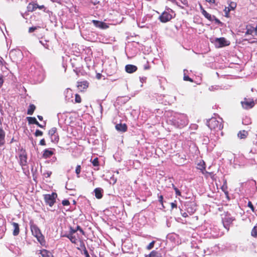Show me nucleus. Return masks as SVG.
<instances>
[{
  "instance_id": "1",
  "label": "nucleus",
  "mask_w": 257,
  "mask_h": 257,
  "mask_svg": "<svg viewBox=\"0 0 257 257\" xmlns=\"http://www.w3.org/2000/svg\"><path fill=\"white\" fill-rule=\"evenodd\" d=\"M223 120L222 118L211 117L207 121V125L211 130L218 132L221 130L223 127Z\"/></svg>"
},
{
  "instance_id": "2",
  "label": "nucleus",
  "mask_w": 257,
  "mask_h": 257,
  "mask_svg": "<svg viewBox=\"0 0 257 257\" xmlns=\"http://www.w3.org/2000/svg\"><path fill=\"white\" fill-rule=\"evenodd\" d=\"M30 228L32 234L37 239V240L41 245H44L45 243L44 236L42 234L38 226L34 223H32Z\"/></svg>"
},
{
  "instance_id": "3",
  "label": "nucleus",
  "mask_w": 257,
  "mask_h": 257,
  "mask_svg": "<svg viewBox=\"0 0 257 257\" xmlns=\"http://www.w3.org/2000/svg\"><path fill=\"white\" fill-rule=\"evenodd\" d=\"M57 197V194L55 192H53L51 194H47L44 195L45 203L50 207H52L55 203Z\"/></svg>"
},
{
  "instance_id": "4",
  "label": "nucleus",
  "mask_w": 257,
  "mask_h": 257,
  "mask_svg": "<svg viewBox=\"0 0 257 257\" xmlns=\"http://www.w3.org/2000/svg\"><path fill=\"white\" fill-rule=\"evenodd\" d=\"M175 121L178 126L180 127H183L188 123L187 117L184 114H179Z\"/></svg>"
},
{
  "instance_id": "5",
  "label": "nucleus",
  "mask_w": 257,
  "mask_h": 257,
  "mask_svg": "<svg viewBox=\"0 0 257 257\" xmlns=\"http://www.w3.org/2000/svg\"><path fill=\"white\" fill-rule=\"evenodd\" d=\"M242 107L245 109H248L252 108L254 105V102L252 99H248L244 98L243 100L241 102Z\"/></svg>"
},
{
  "instance_id": "6",
  "label": "nucleus",
  "mask_w": 257,
  "mask_h": 257,
  "mask_svg": "<svg viewBox=\"0 0 257 257\" xmlns=\"http://www.w3.org/2000/svg\"><path fill=\"white\" fill-rule=\"evenodd\" d=\"M215 45L218 48L223 47L229 45V43L224 37L216 38L215 40Z\"/></svg>"
},
{
  "instance_id": "7",
  "label": "nucleus",
  "mask_w": 257,
  "mask_h": 257,
  "mask_svg": "<svg viewBox=\"0 0 257 257\" xmlns=\"http://www.w3.org/2000/svg\"><path fill=\"white\" fill-rule=\"evenodd\" d=\"M57 128L55 127H52L49 131L48 134L49 136H50L52 142H58L59 139V137L57 134Z\"/></svg>"
},
{
  "instance_id": "8",
  "label": "nucleus",
  "mask_w": 257,
  "mask_h": 257,
  "mask_svg": "<svg viewBox=\"0 0 257 257\" xmlns=\"http://www.w3.org/2000/svg\"><path fill=\"white\" fill-rule=\"evenodd\" d=\"M235 220V218L232 217L226 216L222 219V222L224 227L228 230L229 229V226L232 224L233 221Z\"/></svg>"
},
{
  "instance_id": "9",
  "label": "nucleus",
  "mask_w": 257,
  "mask_h": 257,
  "mask_svg": "<svg viewBox=\"0 0 257 257\" xmlns=\"http://www.w3.org/2000/svg\"><path fill=\"white\" fill-rule=\"evenodd\" d=\"M20 164L22 167L26 166L27 164V155L25 151H21L19 155Z\"/></svg>"
},
{
  "instance_id": "10",
  "label": "nucleus",
  "mask_w": 257,
  "mask_h": 257,
  "mask_svg": "<svg viewBox=\"0 0 257 257\" xmlns=\"http://www.w3.org/2000/svg\"><path fill=\"white\" fill-rule=\"evenodd\" d=\"M172 15L166 12H164L159 17V20L162 23L169 22L172 19Z\"/></svg>"
},
{
  "instance_id": "11",
  "label": "nucleus",
  "mask_w": 257,
  "mask_h": 257,
  "mask_svg": "<svg viewBox=\"0 0 257 257\" xmlns=\"http://www.w3.org/2000/svg\"><path fill=\"white\" fill-rule=\"evenodd\" d=\"M92 22L96 27L100 29H106L109 27L106 23L101 21L94 20L92 21Z\"/></svg>"
},
{
  "instance_id": "12",
  "label": "nucleus",
  "mask_w": 257,
  "mask_h": 257,
  "mask_svg": "<svg viewBox=\"0 0 257 257\" xmlns=\"http://www.w3.org/2000/svg\"><path fill=\"white\" fill-rule=\"evenodd\" d=\"M206 165L205 162L203 161H200L198 164L197 166V169L200 170L202 173L204 175L205 177L207 178L208 176L206 175L208 174V172L205 170Z\"/></svg>"
},
{
  "instance_id": "13",
  "label": "nucleus",
  "mask_w": 257,
  "mask_h": 257,
  "mask_svg": "<svg viewBox=\"0 0 257 257\" xmlns=\"http://www.w3.org/2000/svg\"><path fill=\"white\" fill-rule=\"evenodd\" d=\"M236 7V4L231 2L230 3L228 7H225L224 11L225 12V16L227 18L229 17V12L231 10H234Z\"/></svg>"
},
{
  "instance_id": "14",
  "label": "nucleus",
  "mask_w": 257,
  "mask_h": 257,
  "mask_svg": "<svg viewBox=\"0 0 257 257\" xmlns=\"http://www.w3.org/2000/svg\"><path fill=\"white\" fill-rule=\"evenodd\" d=\"M89 83L87 81H83L77 82V87L81 91H83L88 87Z\"/></svg>"
},
{
  "instance_id": "15",
  "label": "nucleus",
  "mask_w": 257,
  "mask_h": 257,
  "mask_svg": "<svg viewBox=\"0 0 257 257\" xmlns=\"http://www.w3.org/2000/svg\"><path fill=\"white\" fill-rule=\"evenodd\" d=\"M115 129L119 132H125L127 130V126L125 123H118L115 126Z\"/></svg>"
},
{
  "instance_id": "16",
  "label": "nucleus",
  "mask_w": 257,
  "mask_h": 257,
  "mask_svg": "<svg viewBox=\"0 0 257 257\" xmlns=\"http://www.w3.org/2000/svg\"><path fill=\"white\" fill-rule=\"evenodd\" d=\"M137 67L134 65L127 64L125 66V70L128 73H132L137 70Z\"/></svg>"
},
{
  "instance_id": "17",
  "label": "nucleus",
  "mask_w": 257,
  "mask_h": 257,
  "mask_svg": "<svg viewBox=\"0 0 257 257\" xmlns=\"http://www.w3.org/2000/svg\"><path fill=\"white\" fill-rule=\"evenodd\" d=\"M6 133L2 127L0 126V147L4 145L5 143Z\"/></svg>"
},
{
  "instance_id": "18",
  "label": "nucleus",
  "mask_w": 257,
  "mask_h": 257,
  "mask_svg": "<svg viewBox=\"0 0 257 257\" xmlns=\"http://www.w3.org/2000/svg\"><path fill=\"white\" fill-rule=\"evenodd\" d=\"M95 193V196L97 199H100L102 198L103 190L101 188H96L94 191Z\"/></svg>"
},
{
  "instance_id": "19",
  "label": "nucleus",
  "mask_w": 257,
  "mask_h": 257,
  "mask_svg": "<svg viewBox=\"0 0 257 257\" xmlns=\"http://www.w3.org/2000/svg\"><path fill=\"white\" fill-rule=\"evenodd\" d=\"M38 8V4L34 3H30L27 6V9L29 12L35 11Z\"/></svg>"
},
{
  "instance_id": "20",
  "label": "nucleus",
  "mask_w": 257,
  "mask_h": 257,
  "mask_svg": "<svg viewBox=\"0 0 257 257\" xmlns=\"http://www.w3.org/2000/svg\"><path fill=\"white\" fill-rule=\"evenodd\" d=\"M54 154V152L49 150L48 149H45L42 155V157L44 159H47L50 158Z\"/></svg>"
},
{
  "instance_id": "21",
  "label": "nucleus",
  "mask_w": 257,
  "mask_h": 257,
  "mask_svg": "<svg viewBox=\"0 0 257 257\" xmlns=\"http://www.w3.org/2000/svg\"><path fill=\"white\" fill-rule=\"evenodd\" d=\"M200 9L201 11V13L202 15L208 20L212 21V17L210 14L208 13L202 7L201 5H200ZM213 18H215L214 16H213Z\"/></svg>"
},
{
  "instance_id": "22",
  "label": "nucleus",
  "mask_w": 257,
  "mask_h": 257,
  "mask_svg": "<svg viewBox=\"0 0 257 257\" xmlns=\"http://www.w3.org/2000/svg\"><path fill=\"white\" fill-rule=\"evenodd\" d=\"M12 224L14 228L13 234L14 235L17 236L19 234L20 232L19 225L18 223L16 222H13Z\"/></svg>"
},
{
  "instance_id": "23",
  "label": "nucleus",
  "mask_w": 257,
  "mask_h": 257,
  "mask_svg": "<svg viewBox=\"0 0 257 257\" xmlns=\"http://www.w3.org/2000/svg\"><path fill=\"white\" fill-rule=\"evenodd\" d=\"M67 237H68L72 243H76L77 242V239L76 236L74 235V234L69 232V233L65 235Z\"/></svg>"
},
{
  "instance_id": "24",
  "label": "nucleus",
  "mask_w": 257,
  "mask_h": 257,
  "mask_svg": "<svg viewBox=\"0 0 257 257\" xmlns=\"http://www.w3.org/2000/svg\"><path fill=\"white\" fill-rule=\"evenodd\" d=\"M40 253L41 254L42 257H53L52 253L46 249L40 250Z\"/></svg>"
},
{
  "instance_id": "25",
  "label": "nucleus",
  "mask_w": 257,
  "mask_h": 257,
  "mask_svg": "<svg viewBox=\"0 0 257 257\" xmlns=\"http://www.w3.org/2000/svg\"><path fill=\"white\" fill-rule=\"evenodd\" d=\"M36 108V106L33 104H31L29 105L28 110H27V114L28 115H32Z\"/></svg>"
},
{
  "instance_id": "26",
  "label": "nucleus",
  "mask_w": 257,
  "mask_h": 257,
  "mask_svg": "<svg viewBox=\"0 0 257 257\" xmlns=\"http://www.w3.org/2000/svg\"><path fill=\"white\" fill-rule=\"evenodd\" d=\"M248 135V133L247 131L245 130L240 131L238 132L237 134V136L239 138L242 139H245L247 137Z\"/></svg>"
},
{
  "instance_id": "27",
  "label": "nucleus",
  "mask_w": 257,
  "mask_h": 257,
  "mask_svg": "<svg viewBox=\"0 0 257 257\" xmlns=\"http://www.w3.org/2000/svg\"><path fill=\"white\" fill-rule=\"evenodd\" d=\"M145 257H161V255L157 251L153 250L149 254L146 255Z\"/></svg>"
},
{
  "instance_id": "28",
  "label": "nucleus",
  "mask_w": 257,
  "mask_h": 257,
  "mask_svg": "<svg viewBox=\"0 0 257 257\" xmlns=\"http://www.w3.org/2000/svg\"><path fill=\"white\" fill-rule=\"evenodd\" d=\"M80 247L83 248L84 254L85 257H90L89 254L87 250L84 242L82 241H80Z\"/></svg>"
},
{
  "instance_id": "29",
  "label": "nucleus",
  "mask_w": 257,
  "mask_h": 257,
  "mask_svg": "<svg viewBox=\"0 0 257 257\" xmlns=\"http://www.w3.org/2000/svg\"><path fill=\"white\" fill-rule=\"evenodd\" d=\"M27 119L29 124L36 123L37 119L35 117H27Z\"/></svg>"
},
{
  "instance_id": "30",
  "label": "nucleus",
  "mask_w": 257,
  "mask_h": 257,
  "mask_svg": "<svg viewBox=\"0 0 257 257\" xmlns=\"http://www.w3.org/2000/svg\"><path fill=\"white\" fill-rule=\"evenodd\" d=\"M251 235L253 237H257V225L254 226V227L252 228L251 231Z\"/></svg>"
},
{
  "instance_id": "31",
  "label": "nucleus",
  "mask_w": 257,
  "mask_h": 257,
  "mask_svg": "<svg viewBox=\"0 0 257 257\" xmlns=\"http://www.w3.org/2000/svg\"><path fill=\"white\" fill-rule=\"evenodd\" d=\"M81 171V167L80 165H77L75 169V173L78 178L80 177V173Z\"/></svg>"
},
{
  "instance_id": "32",
  "label": "nucleus",
  "mask_w": 257,
  "mask_h": 257,
  "mask_svg": "<svg viewBox=\"0 0 257 257\" xmlns=\"http://www.w3.org/2000/svg\"><path fill=\"white\" fill-rule=\"evenodd\" d=\"M82 99L81 96L78 94L75 95V103H80L81 102Z\"/></svg>"
},
{
  "instance_id": "33",
  "label": "nucleus",
  "mask_w": 257,
  "mask_h": 257,
  "mask_svg": "<svg viewBox=\"0 0 257 257\" xmlns=\"http://www.w3.org/2000/svg\"><path fill=\"white\" fill-rule=\"evenodd\" d=\"M7 62L4 60V59L0 56V66H5L6 69H8V68L7 67Z\"/></svg>"
},
{
  "instance_id": "34",
  "label": "nucleus",
  "mask_w": 257,
  "mask_h": 257,
  "mask_svg": "<svg viewBox=\"0 0 257 257\" xmlns=\"http://www.w3.org/2000/svg\"><path fill=\"white\" fill-rule=\"evenodd\" d=\"M92 163L94 166H98L99 164L98 158H94L92 161Z\"/></svg>"
},
{
  "instance_id": "35",
  "label": "nucleus",
  "mask_w": 257,
  "mask_h": 257,
  "mask_svg": "<svg viewBox=\"0 0 257 257\" xmlns=\"http://www.w3.org/2000/svg\"><path fill=\"white\" fill-rule=\"evenodd\" d=\"M158 199H159V201L160 202V203L161 204L162 207L163 208H165L164 206V204H163V196L162 195H159V194L158 195Z\"/></svg>"
},
{
  "instance_id": "36",
  "label": "nucleus",
  "mask_w": 257,
  "mask_h": 257,
  "mask_svg": "<svg viewBox=\"0 0 257 257\" xmlns=\"http://www.w3.org/2000/svg\"><path fill=\"white\" fill-rule=\"evenodd\" d=\"M155 243V241L153 240L151 242L149 243V244L147 246V249L148 250H150L154 247V244Z\"/></svg>"
},
{
  "instance_id": "37",
  "label": "nucleus",
  "mask_w": 257,
  "mask_h": 257,
  "mask_svg": "<svg viewBox=\"0 0 257 257\" xmlns=\"http://www.w3.org/2000/svg\"><path fill=\"white\" fill-rule=\"evenodd\" d=\"M17 54H18L19 55H21V53L20 51H12L10 52V56H11L12 59L14 57V55H16Z\"/></svg>"
},
{
  "instance_id": "38",
  "label": "nucleus",
  "mask_w": 257,
  "mask_h": 257,
  "mask_svg": "<svg viewBox=\"0 0 257 257\" xmlns=\"http://www.w3.org/2000/svg\"><path fill=\"white\" fill-rule=\"evenodd\" d=\"M43 135V132L39 130H37L35 133V136L36 137L42 136Z\"/></svg>"
},
{
  "instance_id": "39",
  "label": "nucleus",
  "mask_w": 257,
  "mask_h": 257,
  "mask_svg": "<svg viewBox=\"0 0 257 257\" xmlns=\"http://www.w3.org/2000/svg\"><path fill=\"white\" fill-rule=\"evenodd\" d=\"M247 206L251 209V210H252V212L254 211V206L251 201H248V204H247Z\"/></svg>"
},
{
  "instance_id": "40",
  "label": "nucleus",
  "mask_w": 257,
  "mask_h": 257,
  "mask_svg": "<svg viewBox=\"0 0 257 257\" xmlns=\"http://www.w3.org/2000/svg\"><path fill=\"white\" fill-rule=\"evenodd\" d=\"M183 79L185 81H190L191 82H193V79L192 78H190L188 76H187V75H184V76Z\"/></svg>"
},
{
  "instance_id": "41",
  "label": "nucleus",
  "mask_w": 257,
  "mask_h": 257,
  "mask_svg": "<svg viewBox=\"0 0 257 257\" xmlns=\"http://www.w3.org/2000/svg\"><path fill=\"white\" fill-rule=\"evenodd\" d=\"M173 188H174V190L175 191L176 195L178 196H181V193L179 191V190L174 186H173Z\"/></svg>"
},
{
  "instance_id": "42",
  "label": "nucleus",
  "mask_w": 257,
  "mask_h": 257,
  "mask_svg": "<svg viewBox=\"0 0 257 257\" xmlns=\"http://www.w3.org/2000/svg\"><path fill=\"white\" fill-rule=\"evenodd\" d=\"M62 204L63 206H68L70 205V202L68 200H64L62 201Z\"/></svg>"
},
{
  "instance_id": "43",
  "label": "nucleus",
  "mask_w": 257,
  "mask_h": 257,
  "mask_svg": "<svg viewBox=\"0 0 257 257\" xmlns=\"http://www.w3.org/2000/svg\"><path fill=\"white\" fill-rule=\"evenodd\" d=\"M79 229H77V226L76 227V228L75 229H74L72 227H70V232L71 233H72L73 234H74L77 231H78Z\"/></svg>"
},
{
  "instance_id": "44",
  "label": "nucleus",
  "mask_w": 257,
  "mask_h": 257,
  "mask_svg": "<svg viewBox=\"0 0 257 257\" xmlns=\"http://www.w3.org/2000/svg\"><path fill=\"white\" fill-rule=\"evenodd\" d=\"M37 29V28L36 27H30L29 29V32L32 33V32H34Z\"/></svg>"
},
{
  "instance_id": "45",
  "label": "nucleus",
  "mask_w": 257,
  "mask_h": 257,
  "mask_svg": "<svg viewBox=\"0 0 257 257\" xmlns=\"http://www.w3.org/2000/svg\"><path fill=\"white\" fill-rule=\"evenodd\" d=\"M77 229H79L78 231H79L83 235H85V232L83 230V229L81 228V227L79 225H77Z\"/></svg>"
},
{
  "instance_id": "46",
  "label": "nucleus",
  "mask_w": 257,
  "mask_h": 257,
  "mask_svg": "<svg viewBox=\"0 0 257 257\" xmlns=\"http://www.w3.org/2000/svg\"><path fill=\"white\" fill-rule=\"evenodd\" d=\"M180 160H183L182 162H178V163L179 164V165H182V164H181L182 163H184L186 161V156H184V157H181L180 158Z\"/></svg>"
},
{
  "instance_id": "47",
  "label": "nucleus",
  "mask_w": 257,
  "mask_h": 257,
  "mask_svg": "<svg viewBox=\"0 0 257 257\" xmlns=\"http://www.w3.org/2000/svg\"><path fill=\"white\" fill-rule=\"evenodd\" d=\"M40 145L41 146H45L46 145V142H45L44 139H43L40 140Z\"/></svg>"
},
{
  "instance_id": "48",
  "label": "nucleus",
  "mask_w": 257,
  "mask_h": 257,
  "mask_svg": "<svg viewBox=\"0 0 257 257\" xmlns=\"http://www.w3.org/2000/svg\"><path fill=\"white\" fill-rule=\"evenodd\" d=\"M4 79L3 76H0V87L2 86L4 83Z\"/></svg>"
},
{
  "instance_id": "49",
  "label": "nucleus",
  "mask_w": 257,
  "mask_h": 257,
  "mask_svg": "<svg viewBox=\"0 0 257 257\" xmlns=\"http://www.w3.org/2000/svg\"><path fill=\"white\" fill-rule=\"evenodd\" d=\"M171 205L172 208H177V204L175 203L172 202L171 203Z\"/></svg>"
},
{
  "instance_id": "50",
  "label": "nucleus",
  "mask_w": 257,
  "mask_h": 257,
  "mask_svg": "<svg viewBox=\"0 0 257 257\" xmlns=\"http://www.w3.org/2000/svg\"><path fill=\"white\" fill-rule=\"evenodd\" d=\"M206 175L208 176V177L209 176H210L211 178H213V177L214 176V174H213V173L212 172H208V174H206Z\"/></svg>"
},
{
  "instance_id": "51",
  "label": "nucleus",
  "mask_w": 257,
  "mask_h": 257,
  "mask_svg": "<svg viewBox=\"0 0 257 257\" xmlns=\"http://www.w3.org/2000/svg\"><path fill=\"white\" fill-rule=\"evenodd\" d=\"M225 188H227L226 184H225V185H223L222 186V188H222V190H223V191H224V192H225L226 194H227V193H228V192H227V191L225 192V190H224V189H225Z\"/></svg>"
},
{
  "instance_id": "52",
  "label": "nucleus",
  "mask_w": 257,
  "mask_h": 257,
  "mask_svg": "<svg viewBox=\"0 0 257 257\" xmlns=\"http://www.w3.org/2000/svg\"><path fill=\"white\" fill-rule=\"evenodd\" d=\"M35 124L37 125V126H38L40 127H41V128L43 127V126L42 125H41L37 120L36 123H35Z\"/></svg>"
},
{
  "instance_id": "53",
  "label": "nucleus",
  "mask_w": 257,
  "mask_h": 257,
  "mask_svg": "<svg viewBox=\"0 0 257 257\" xmlns=\"http://www.w3.org/2000/svg\"><path fill=\"white\" fill-rule=\"evenodd\" d=\"M206 1L211 4H214L215 2V0H206Z\"/></svg>"
},
{
  "instance_id": "54",
  "label": "nucleus",
  "mask_w": 257,
  "mask_h": 257,
  "mask_svg": "<svg viewBox=\"0 0 257 257\" xmlns=\"http://www.w3.org/2000/svg\"><path fill=\"white\" fill-rule=\"evenodd\" d=\"M38 9H39L40 10H42V9H44V8H45V6H44V5L39 6V5H38V8H37V9H38Z\"/></svg>"
},
{
  "instance_id": "55",
  "label": "nucleus",
  "mask_w": 257,
  "mask_h": 257,
  "mask_svg": "<svg viewBox=\"0 0 257 257\" xmlns=\"http://www.w3.org/2000/svg\"><path fill=\"white\" fill-rule=\"evenodd\" d=\"M182 215L184 217H188V214L186 212H184L182 214Z\"/></svg>"
},
{
  "instance_id": "56",
  "label": "nucleus",
  "mask_w": 257,
  "mask_h": 257,
  "mask_svg": "<svg viewBox=\"0 0 257 257\" xmlns=\"http://www.w3.org/2000/svg\"><path fill=\"white\" fill-rule=\"evenodd\" d=\"M37 117H38V118L40 120H43V116H41V115H38V116H37Z\"/></svg>"
},
{
  "instance_id": "57",
  "label": "nucleus",
  "mask_w": 257,
  "mask_h": 257,
  "mask_svg": "<svg viewBox=\"0 0 257 257\" xmlns=\"http://www.w3.org/2000/svg\"><path fill=\"white\" fill-rule=\"evenodd\" d=\"M51 173H51V172H47V173H46V174H47V176H46V177H50V175H51Z\"/></svg>"
},
{
  "instance_id": "58",
  "label": "nucleus",
  "mask_w": 257,
  "mask_h": 257,
  "mask_svg": "<svg viewBox=\"0 0 257 257\" xmlns=\"http://www.w3.org/2000/svg\"><path fill=\"white\" fill-rule=\"evenodd\" d=\"M149 68H150V66H149V65H148V66H145L144 67V69H146V70H147V69H149Z\"/></svg>"
},
{
  "instance_id": "59",
  "label": "nucleus",
  "mask_w": 257,
  "mask_h": 257,
  "mask_svg": "<svg viewBox=\"0 0 257 257\" xmlns=\"http://www.w3.org/2000/svg\"><path fill=\"white\" fill-rule=\"evenodd\" d=\"M215 20L216 22H217L218 23H221L220 21L218 19L215 18Z\"/></svg>"
},
{
  "instance_id": "60",
  "label": "nucleus",
  "mask_w": 257,
  "mask_h": 257,
  "mask_svg": "<svg viewBox=\"0 0 257 257\" xmlns=\"http://www.w3.org/2000/svg\"><path fill=\"white\" fill-rule=\"evenodd\" d=\"M251 43H257V40L250 42Z\"/></svg>"
},
{
  "instance_id": "61",
  "label": "nucleus",
  "mask_w": 257,
  "mask_h": 257,
  "mask_svg": "<svg viewBox=\"0 0 257 257\" xmlns=\"http://www.w3.org/2000/svg\"><path fill=\"white\" fill-rule=\"evenodd\" d=\"M254 30H255V32L257 33V25L256 26Z\"/></svg>"
},
{
  "instance_id": "62",
  "label": "nucleus",
  "mask_w": 257,
  "mask_h": 257,
  "mask_svg": "<svg viewBox=\"0 0 257 257\" xmlns=\"http://www.w3.org/2000/svg\"><path fill=\"white\" fill-rule=\"evenodd\" d=\"M246 34H249L248 30V31H247V32H246Z\"/></svg>"
},
{
  "instance_id": "63",
  "label": "nucleus",
  "mask_w": 257,
  "mask_h": 257,
  "mask_svg": "<svg viewBox=\"0 0 257 257\" xmlns=\"http://www.w3.org/2000/svg\"><path fill=\"white\" fill-rule=\"evenodd\" d=\"M172 2L175 1V0H171Z\"/></svg>"
}]
</instances>
